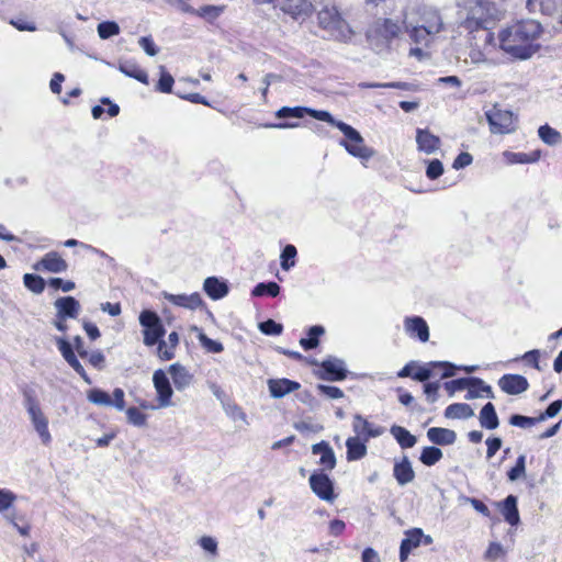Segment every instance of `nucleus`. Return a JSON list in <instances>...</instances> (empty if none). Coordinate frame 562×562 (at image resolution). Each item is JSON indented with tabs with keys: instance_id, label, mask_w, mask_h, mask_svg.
Here are the masks:
<instances>
[{
	"instance_id": "obj_1",
	"label": "nucleus",
	"mask_w": 562,
	"mask_h": 562,
	"mask_svg": "<svg viewBox=\"0 0 562 562\" xmlns=\"http://www.w3.org/2000/svg\"><path fill=\"white\" fill-rule=\"evenodd\" d=\"M459 27L468 33L483 32L485 47L493 46L494 34L490 26L498 18V11L492 0H457Z\"/></svg>"
},
{
	"instance_id": "obj_2",
	"label": "nucleus",
	"mask_w": 562,
	"mask_h": 562,
	"mask_svg": "<svg viewBox=\"0 0 562 562\" xmlns=\"http://www.w3.org/2000/svg\"><path fill=\"white\" fill-rule=\"evenodd\" d=\"M541 32V24L536 20L517 21L499 32V46L515 58L528 59L539 49L536 41Z\"/></svg>"
},
{
	"instance_id": "obj_3",
	"label": "nucleus",
	"mask_w": 562,
	"mask_h": 562,
	"mask_svg": "<svg viewBox=\"0 0 562 562\" xmlns=\"http://www.w3.org/2000/svg\"><path fill=\"white\" fill-rule=\"evenodd\" d=\"M403 23L411 40L417 44H427L429 37L439 33L442 27L439 13L425 5L406 13Z\"/></svg>"
},
{
	"instance_id": "obj_4",
	"label": "nucleus",
	"mask_w": 562,
	"mask_h": 562,
	"mask_svg": "<svg viewBox=\"0 0 562 562\" xmlns=\"http://www.w3.org/2000/svg\"><path fill=\"white\" fill-rule=\"evenodd\" d=\"M329 124L336 126L344 135L345 139H341L339 144L345 147V149L352 155L353 157L368 160L374 155V150L364 144L363 137L360 133L355 130L352 126L348 125L345 122L337 121L334 119V122H328Z\"/></svg>"
},
{
	"instance_id": "obj_5",
	"label": "nucleus",
	"mask_w": 562,
	"mask_h": 562,
	"mask_svg": "<svg viewBox=\"0 0 562 562\" xmlns=\"http://www.w3.org/2000/svg\"><path fill=\"white\" fill-rule=\"evenodd\" d=\"M317 18L319 26L333 38L347 41L351 37L350 27L335 8L325 7L318 12Z\"/></svg>"
},
{
	"instance_id": "obj_6",
	"label": "nucleus",
	"mask_w": 562,
	"mask_h": 562,
	"mask_svg": "<svg viewBox=\"0 0 562 562\" xmlns=\"http://www.w3.org/2000/svg\"><path fill=\"white\" fill-rule=\"evenodd\" d=\"M23 404L33 425V428L37 432L42 443L48 446L52 442V435L48 429V418L43 413L38 401L32 392L24 393Z\"/></svg>"
},
{
	"instance_id": "obj_7",
	"label": "nucleus",
	"mask_w": 562,
	"mask_h": 562,
	"mask_svg": "<svg viewBox=\"0 0 562 562\" xmlns=\"http://www.w3.org/2000/svg\"><path fill=\"white\" fill-rule=\"evenodd\" d=\"M485 116L493 134H510L517 128L516 115L496 104L485 112Z\"/></svg>"
},
{
	"instance_id": "obj_8",
	"label": "nucleus",
	"mask_w": 562,
	"mask_h": 562,
	"mask_svg": "<svg viewBox=\"0 0 562 562\" xmlns=\"http://www.w3.org/2000/svg\"><path fill=\"white\" fill-rule=\"evenodd\" d=\"M139 324L144 328L143 335L146 346L156 345L166 333L160 317L153 311H143L139 314Z\"/></svg>"
},
{
	"instance_id": "obj_9",
	"label": "nucleus",
	"mask_w": 562,
	"mask_h": 562,
	"mask_svg": "<svg viewBox=\"0 0 562 562\" xmlns=\"http://www.w3.org/2000/svg\"><path fill=\"white\" fill-rule=\"evenodd\" d=\"M311 490L323 501L334 502L336 495L334 493V484L329 476L322 472H314L310 476Z\"/></svg>"
},
{
	"instance_id": "obj_10",
	"label": "nucleus",
	"mask_w": 562,
	"mask_h": 562,
	"mask_svg": "<svg viewBox=\"0 0 562 562\" xmlns=\"http://www.w3.org/2000/svg\"><path fill=\"white\" fill-rule=\"evenodd\" d=\"M305 114H308L312 117L323 121V122H326V123L334 122V116L329 112L322 111V110H313V109L304 108V106H294V108L283 106L281 109H279L276 113L277 117H279V119H286V117L301 119Z\"/></svg>"
},
{
	"instance_id": "obj_11",
	"label": "nucleus",
	"mask_w": 562,
	"mask_h": 562,
	"mask_svg": "<svg viewBox=\"0 0 562 562\" xmlns=\"http://www.w3.org/2000/svg\"><path fill=\"white\" fill-rule=\"evenodd\" d=\"M322 371L318 376L326 381H342L347 378V369L344 360L328 357L321 363Z\"/></svg>"
},
{
	"instance_id": "obj_12",
	"label": "nucleus",
	"mask_w": 562,
	"mask_h": 562,
	"mask_svg": "<svg viewBox=\"0 0 562 562\" xmlns=\"http://www.w3.org/2000/svg\"><path fill=\"white\" fill-rule=\"evenodd\" d=\"M352 430L355 432V437L367 442L371 438H376L384 434V428L382 426H378L368 422V419L360 414H356L353 416Z\"/></svg>"
},
{
	"instance_id": "obj_13",
	"label": "nucleus",
	"mask_w": 562,
	"mask_h": 562,
	"mask_svg": "<svg viewBox=\"0 0 562 562\" xmlns=\"http://www.w3.org/2000/svg\"><path fill=\"white\" fill-rule=\"evenodd\" d=\"M153 382L157 392L159 407H169L172 405L171 396L173 394L170 381L161 369L156 370L153 374Z\"/></svg>"
},
{
	"instance_id": "obj_14",
	"label": "nucleus",
	"mask_w": 562,
	"mask_h": 562,
	"mask_svg": "<svg viewBox=\"0 0 562 562\" xmlns=\"http://www.w3.org/2000/svg\"><path fill=\"white\" fill-rule=\"evenodd\" d=\"M35 271H45L50 273H61L68 269V263L57 251H49L36 261L33 267Z\"/></svg>"
},
{
	"instance_id": "obj_15",
	"label": "nucleus",
	"mask_w": 562,
	"mask_h": 562,
	"mask_svg": "<svg viewBox=\"0 0 562 562\" xmlns=\"http://www.w3.org/2000/svg\"><path fill=\"white\" fill-rule=\"evenodd\" d=\"M276 5L294 19H304L314 9L312 0H278Z\"/></svg>"
},
{
	"instance_id": "obj_16",
	"label": "nucleus",
	"mask_w": 562,
	"mask_h": 562,
	"mask_svg": "<svg viewBox=\"0 0 562 562\" xmlns=\"http://www.w3.org/2000/svg\"><path fill=\"white\" fill-rule=\"evenodd\" d=\"M404 330L409 337L417 338L422 342L429 340V327L420 316L405 317Z\"/></svg>"
},
{
	"instance_id": "obj_17",
	"label": "nucleus",
	"mask_w": 562,
	"mask_h": 562,
	"mask_svg": "<svg viewBox=\"0 0 562 562\" xmlns=\"http://www.w3.org/2000/svg\"><path fill=\"white\" fill-rule=\"evenodd\" d=\"M498 386L503 392L509 395H518L528 390L527 379L520 374H504L498 380Z\"/></svg>"
},
{
	"instance_id": "obj_18",
	"label": "nucleus",
	"mask_w": 562,
	"mask_h": 562,
	"mask_svg": "<svg viewBox=\"0 0 562 562\" xmlns=\"http://www.w3.org/2000/svg\"><path fill=\"white\" fill-rule=\"evenodd\" d=\"M429 367H420L416 372L413 373L412 378L419 382H425L435 375L434 369L443 368V372L441 374L442 379L450 378L454 375L456 366L450 362H430Z\"/></svg>"
},
{
	"instance_id": "obj_19",
	"label": "nucleus",
	"mask_w": 562,
	"mask_h": 562,
	"mask_svg": "<svg viewBox=\"0 0 562 562\" xmlns=\"http://www.w3.org/2000/svg\"><path fill=\"white\" fill-rule=\"evenodd\" d=\"M400 33H401V26L396 22H394L391 19H384V20H378L374 23L369 36L372 40L374 37H376V38L381 37V38L385 40V42L387 43L391 40L397 37Z\"/></svg>"
},
{
	"instance_id": "obj_20",
	"label": "nucleus",
	"mask_w": 562,
	"mask_h": 562,
	"mask_svg": "<svg viewBox=\"0 0 562 562\" xmlns=\"http://www.w3.org/2000/svg\"><path fill=\"white\" fill-rule=\"evenodd\" d=\"M162 296L171 304L188 310H196L203 305V300L198 292L192 294H171L164 292Z\"/></svg>"
},
{
	"instance_id": "obj_21",
	"label": "nucleus",
	"mask_w": 562,
	"mask_h": 562,
	"mask_svg": "<svg viewBox=\"0 0 562 562\" xmlns=\"http://www.w3.org/2000/svg\"><path fill=\"white\" fill-rule=\"evenodd\" d=\"M54 306L57 311V318H77L80 312V304L72 296L57 299Z\"/></svg>"
},
{
	"instance_id": "obj_22",
	"label": "nucleus",
	"mask_w": 562,
	"mask_h": 562,
	"mask_svg": "<svg viewBox=\"0 0 562 562\" xmlns=\"http://www.w3.org/2000/svg\"><path fill=\"white\" fill-rule=\"evenodd\" d=\"M416 143L418 150L431 155L436 153L440 147V138L431 134L428 130H417Z\"/></svg>"
},
{
	"instance_id": "obj_23",
	"label": "nucleus",
	"mask_w": 562,
	"mask_h": 562,
	"mask_svg": "<svg viewBox=\"0 0 562 562\" xmlns=\"http://www.w3.org/2000/svg\"><path fill=\"white\" fill-rule=\"evenodd\" d=\"M270 395L280 398L300 389V383L289 379H270L268 381Z\"/></svg>"
},
{
	"instance_id": "obj_24",
	"label": "nucleus",
	"mask_w": 562,
	"mask_h": 562,
	"mask_svg": "<svg viewBox=\"0 0 562 562\" xmlns=\"http://www.w3.org/2000/svg\"><path fill=\"white\" fill-rule=\"evenodd\" d=\"M169 373L172 383L178 391L189 387L193 381V375L180 363H173L169 367Z\"/></svg>"
},
{
	"instance_id": "obj_25",
	"label": "nucleus",
	"mask_w": 562,
	"mask_h": 562,
	"mask_svg": "<svg viewBox=\"0 0 562 562\" xmlns=\"http://www.w3.org/2000/svg\"><path fill=\"white\" fill-rule=\"evenodd\" d=\"M393 475L400 485H406L415 479V472L409 459L404 456L401 461L394 463Z\"/></svg>"
},
{
	"instance_id": "obj_26",
	"label": "nucleus",
	"mask_w": 562,
	"mask_h": 562,
	"mask_svg": "<svg viewBox=\"0 0 562 562\" xmlns=\"http://www.w3.org/2000/svg\"><path fill=\"white\" fill-rule=\"evenodd\" d=\"M312 453L319 454V464L324 470H333L336 465V457L333 448L326 442L321 441L312 446Z\"/></svg>"
},
{
	"instance_id": "obj_27",
	"label": "nucleus",
	"mask_w": 562,
	"mask_h": 562,
	"mask_svg": "<svg viewBox=\"0 0 562 562\" xmlns=\"http://www.w3.org/2000/svg\"><path fill=\"white\" fill-rule=\"evenodd\" d=\"M346 458L348 461H357L367 456V441L359 439L355 436L346 440Z\"/></svg>"
},
{
	"instance_id": "obj_28",
	"label": "nucleus",
	"mask_w": 562,
	"mask_h": 562,
	"mask_svg": "<svg viewBox=\"0 0 562 562\" xmlns=\"http://www.w3.org/2000/svg\"><path fill=\"white\" fill-rule=\"evenodd\" d=\"M203 290L212 300H221L228 293V286L216 277H209L204 280Z\"/></svg>"
},
{
	"instance_id": "obj_29",
	"label": "nucleus",
	"mask_w": 562,
	"mask_h": 562,
	"mask_svg": "<svg viewBox=\"0 0 562 562\" xmlns=\"http://www.w3.org/2000/svg\"><path fill=\"white\" fill-rule=\"evenodd\" d=\"M427 437L432 443L446 446L454 443L457 434L448 428L431 427L427 431Z\"/></svg>"
},
{
	"instance_id": "obj_30",
	"label": "nucleus",
	"mask_w": 562,
	"mask_h": 562,
	"mask_svg": "<svg viewBox=\"0 0 562 562\" xmlns=\"http://www.w3.org/2000/svg\"><path fill=\"white\" fill-rule=\"evenodd\" d=\"M119 70L127 77L134 78L144 85H148V75L140 69L134 60H120Z\"/></svg>"
},
{
	"instance_id": "obj_31",
	"label": "nucleus",
	"mask_w": 562,
	"mask_h": 562,
	"mask_svg": "<svg viewBox=\"0 0 562 562\" xmlns=\"http://www.w3.org/2000/svg\"><path fill=\"white\" fill-rule=\"evenodd\" d=\"M481 427L485 429H496L499 425L498 416L496 414L494 405L488 402L485 404L479 415Z\"/></svg>"
},
{
	"instance_id": "obj_32",
	"label": "nucleus",
	"mask_w": 562,
	"mask_h": 562,
	"mask_svg": "<svg viewBox=\"0 0 562 562\" xmlns=\"http://www.w3.org/2000/svg\"><path fill=\"white\" fill-rule=\"evenodd\" d=\"M390 432L403 449L412 448L417 442L416 437L402 426L393 425Z\"/></svg>"
},
{
	"instance_id": "obj_33",
	"label": "nucleus",
	"mask_w": 562,
	"mask_h": 562,
	"mask_svg": "<svg viewBox=\"0 0 562 562\" xmlns=\"http://www.w3.org/2000/svg\"><path fill=\"white\" fill-rule=\"evenodd\" d=\"M502 514L505 520L512 526L519 522V513L517 508V498L514 495H508L503 502Z\"/></svg>"
},
{
	"instance_id": "obj_34",
	"label": "nucleus",
	"mask_w": 562,
	"mask_h": 562,
	"mask_svg": "<svg viewBox=\"0 0 562 562\" xmlns=\"http://www.w3.org/2000/svg\"><path fill=\"white\" fill-rule=\"evenodd\" d=\"M503 157L508 165L515 164H532L539 160L540 151L536 150L530 154L526 153H514L509 150H505L503 153Z\"/></svg>"
},
{
	"instance_id": "obj_35",
	"label": "nucleus",
	"mask_w": 562,
	"mask_h": 562,
	"mask_svg": "<svg viewBox=\"0 0 562 562\" xmlns=\"http://www.w3.org/2000/svg\"><path fill=\"white\" fill-rule=\"evenodd\" d=\"M474 415V411L469 404L454 403L445 409V417L451 419H467Z\"/></svg>"
},
{
	"instance_id": "obj_36",
	"label": "nucleus",
	"mask_w": 562,
	"mask_h": 562,
	"mask_svg": "<svg viewBox=\"0 0 562 562\" xmlns=\"http://www.w3.org/2000/svg\"><path fill=\"white\" fill-rule=\"evenodd\" d=\"M473 383H480V379L479 378H461V379L446 382L443 384V386L448 391L449 395H453L458 391H462L467 387H473Z\"/></svg>"
},
{
	"instance_id": "obj_37",
	"label": "nucleus",
	"mask_w": 562,
	"mask_h": 562,
	"mask_svg": "<svg viewBox=\"0 0 562 562\" xmlns=\"http://www.w3.org/2000/svg\"><path fill=\"white\" fill-rule=\"evenodd\" d=\"M194 331L198 333L196 337L201 344V346L207 351L212 353H220L224 350V347L222 342L213 340L209 338L200 328L194 326L192 328Z\"/></svg>"
},
{
	"instance_id": "obj_38",
	"label": "nucleus",
	"mask_w": 562,
	"mask_h": 562,
	"mask_svg": "<svg viewBox=\"0 0 562 562\" xmlns=\"http://www.w3.org/2000/svg\"><path fill=\"white\" fill-rule=\"evenodd\" d=\"M325 333V329L323 326L315 325L312 326L308 330V337L307 338H301L300 345L305 349H314L318 346V337Z\"/></svg>"
},
{
	"instance_id": "obj_39",
	"label": "nucleus",
	"mask_w": 562,
	"mask_h": 562,
	"mask_svg": "<svg viewBox=\"0 0 562 562\" xmlns=\"http://www.w3.org/2000/svg\"><path fill=\"white\" fill-rule=\"evenodd\" d=\"M423 538V530L420 528H413L405 531V538L402 540L401 544L412 551L420 546Z\"/></svg>"
},
{
	"instance_id": "obj_40",
	"label": "nucleus",
	"mask_w": 562,
	"mask_h": 562,
	"mask_svg": "<svg viewBox=\"0 0 562 562\" xmlns=\"http://www.w3.org/2000/svg\"><path fill=\"white\" fill-rule=\"evenodd\" d=\"M24 286L35 294H41L45 290V280L37 274L25 273L23 276Z\"/></svg>"
},
{
	"instance_id": "obj_41",
	"label": "nucleus",
	"mask_w": 562,
	"mask_h": 562,
	"mask_svg": "<svg viewBox=\"0 0 562 562\" xmlns=\"http://www.w3.org/2000/svg\"><path fill=\"white\" fill-rule=\"evenodd\" d=\"M16 501V495L10 490L0 488V513L3 516L7 513H16L13 509V504Z\"/></svg>"
},
{
	"instance_id": "obj_42",
	"label": "nucleus",
	"mask_w": 562,
	"mask_h": 562,
	"mask_svg": "<svg viewBox=\"0 0 562 562\" xmlns=\"http://www.w3.org/2000/svg\"><path fill=\"white\" fill-rule=\"evenodd\" d=\"M442 458V451L436 447H426L420 453L419 460L425 465L431 467L440 461Z\"/></svg>"
},
{
	"instance_id": "obj_43",
	"label": "nucleus",
	"mask_w": 562,
	"mask_h": 562,
	"mask_svg": "<svg viewBox=\"0 0 562 562\" xmlns=\"http://www.w3.org/2000/svg\"><path fill=\"white\" fill-rule=\"evenodd\" d=\"M539 137L541 140L548 145H555L560 142L561 135L560 133L550 127L549 125H542L538 130Z\"/></svg>"
},
{
	"instance_id": "obj_44",
	"label": "nucleus",
	"mask_w": 562,
	"mask_h": 562,
	"mask_svg": "<svg viewBox=\"0 0 562 562\" xmlns=\"http://www.w3.org/2000/svg\"><path fill=\"white\" fill-rule=\"evenodd\" d=\"M280 293V286L276 282H268V283H258L254 290L252 295L254 296H261L263 294H268L272 297H276Z\"/></svg>"
},
{
	"instance_id": "obj_45",
	"label": "nucleus",
	"mask_w": 562,
	"mask_h": 562,
	"mask_svg": "<svg viewBox=\"0 0 562 562\" xmlns=\"http://www.w3.org/2000/svg\"><path fill=\"white\" fill-rule=\"evenodd\" d=\"M98 34H99L100 38L108 40L112 36L120 34V26L114 21L101 22L98 25Z\"/></svg>"
},
{
	"instance_id": "obj_46",
	"label": "nucleus",
	"mask_w": 562,
	"mask_h": 562,
	"mask_svg": "<svg viewBox=\"0 0 562 562\" xmlns=\"http://www.w3.org/2000/svg\"><path fill=\"white\" fill-rule=\"evenodd\" d=\"M160 70V78L158 80V83L156 86V89L162 93H170L172 91L173 86V77L166 71L164 66L159 67Z\"/></svg>"
},
{
	"instance_id": "obj_47",
	"label": "nucleus",
	"mask_w": 562,
	"mask_h": 562,
	"mask_svg": "<svg viewBox=\"0 0 562 562\" xmlns=\"http://www.w3.org/2000/svg\"><path fill=\"white\" fill-rule=\"evenodd\" d=\"M526 474V457L524 454L517 458L515 467H513L508 473V480L515 482L519 479L525 477Z\"/></svg>"
},
{
	"instance_id": "obj_48",
	"label": "nucleus",
	"mask_w": 562,
	"mask_h": 562,
	"mask_svg": "<svg viewBox=\"0 0 562 562\" xmlns=\"http://www.w3.org/2000/svg\"><path fill=\"white\" fill-rule=\"evenodd\" d=\"M88 400L91 403L97 404V405H102V406L113 405V401L111 400V396L106 392L99 390V389L91 390L88 394Z\"/></svg>"
},
{
	"instance_id": "obj_49",
	"label": "nucleus",
	"mask_w": 562,
	"mask_h": 562,
	"mask_svg": "<svg viewBox=\"0 0 562 562\" xmlns=\"http://www.w3.org/2000/svg\"><path fill=\"white\" fill-rule=\"evenodd\" d=\"M296 248L293 245H286L281 252V268L289 270L295 265Z\"/></svg>"
},
{
	"instance_id": "obj_50",
	"label": "nucleus",
	"mask_w": 562,
	"mask_h": 562,
	"mask_svg": "<svg viewBox=\"0 0 562 562\" xmlns=\"http://www.w3.org/2000/svg\"><path fill=\"white\" fill-rule=\"evenodd\" d=\"M4 519L11 524L16 530L18 532L23 536V537H27L30 535V525L29 524H24V525H19V520H22L23 517L20 516L18 513H7L4 515Z\"/></svg>"
},
{
	"instance_id": "obj_51",
	"label": "nucleus",
	"mask_w": 562,
	"mask_h": 562,
	"mask_svg": "<svg viewBox=\"0 0 562 562\" xmlns=\"http://www.w3.org/2000/svg\"><path fill=\"white\" fill-rule=\"evenodd\" d=\"M539 422L540 420L538 419V417H528V416L518 415V414L512 415L509 418V424L512 426L520 427V428H530Z\"/></svg>"
},
{
	"instance_id": "obj_52",
	"label": "nucleus",
	"mask_w": 562,
	"mask_h": 562,
	"mask_svg": "<svg viewBox=\"0 0 562 562\" xmlns=\"http://www.w3.org/2000/svg\"><path fill=\"white\" fill-rule=\"evenodd\" d=\"M259 329L265 335L278 336L282 333L283 326L273 319H268L259 324Z\"/></svg>"
},
{
	"instance_id": "obj_53",
	"label": "nucleus",
	"mask_w": 562,
	"mask_h": 562,
	"mask_svg": "<svg viewBox=\"0 0 562 562\" xmlns=\"http://www.w3.org/2000/svg\"><path fill=\"white\" fill-rule=\"evenodd\" d=\"M126 416L128 423H131L134 426L143 427L146 425V415L143 414L138 408L136 407H130L126 411Z\"/></svg>"
},
{
	"instance_id": "obj_54",
	"label": "nucleus",
	"mask_w": 562,
	"mask_h": 562,
	"mask_svg": "<svg viewBox=\"0 0 562 562\" xmlns=\"http://www.w3.org/2000/svg\"><path fill=\"white\" fill-rule=\"evenodd\" d=\"M200 547L209 552L212 557H217L218 554V547L217 541L211 537V536H203L199 539Z\"/></svg>"
},
{
	"instance_id": "obj_55",
	"label": "nucleus",
	"mask_w": 562,
	"mask_h": 562,
	"mask_svg": "<svg viewBox=\"0 0 562 562\" xmlns=\"http://www.w3.org/2000/svg\"><path fill=\"white\" fill-rule=\"evenodd\" d=\"M317 391L330 400H337L344 397V392L337 386L318 384Z\"/></svg>"
},
{
	"instance_id": "obj_56",
	"label": "nucleus",
	"mask_w": 562,
	"mask_h": 562,
	"mask_svg": "<svg viewBox=\"0 0 562 562\" xmlns=\"http://www.w3.org/2000/svg\"><path fill=\"white\" fill-rule=\"evenodd\" d=\"M443 173V166L442 162L438 159L430 160L427 169H426V176L430 180H435L439 178Z\"/></svg>"
},
{
	"instance_id": "obj_57",
	"label": "nucleus",
	"mask_w": 562,
	"mask_h": 562,
	"mask_svg": "<svg viewBox=\"0 0 562 562\" xmlns=\"http://www.w3.org/2000/svg\"><path fill=\"white\" fill-rule=\"evenodd\" d=\"M561 409H562V400H557V401L552 402L547 407V409L538 416V419L540 422H544L548 418H552V417L557 416Z\"/></svg>"
},
{
	"instance_id": "obj_58",
	"label": "nucleus",
	"mask_w": 562,
	"mask_h": 562,
	"mask_svg": "<svg viewBox=\"0 0 562 562\" xmlns=\"http://www.w3.org/2000/svg\"><path fill=\"white\" fill-rule=\"evenodd\" d=\"M503 555H505V550L503 546L498 542H491L485 552V559L490 561H496Z\"/></svg>"
},
{
	"instance_id": "obj_59",
	"label": "nucleus",
	"mask_w": 562,
	"mask_h": 562,
	"mask_svg": "<svg viewBox=\"0 0 562 562\" xmlns=\"http://www.w3.org/2000/svg\"><path fill=\"white\" fill-rule=\"evenodd\" d=\"M138 45L144 49V52L149 56H155L158 54L159 49L154 43L150 36H143L138 40Z\"/></svg>"
},
{
	"instance_id": "obj_60",
	"label": "nucleus",
	"mask_w": 562,
	"mask_h": 562,
	"mask_svg": "<svg viewBox=\"0 0 562 562\" xmlns=\"http://www.w3.org/2000/svg\"><path fill=\"white\" fill-rule=\"evenodd\" d=\"M66 362L83 379L87 384H91L92 381L83 369L82 364L77 359L76 355L66 360Z\"/></svg>"
},
{
	"instance_id": "obj_61",
	"label": "nucleus",
	"mask_w": 562,
	"mask_h": 562,
	"mask_svg": "<svg viewBox=\"0 0 562 562\" xmlns=\"http://www.w3.org/2000/svg\"><path fill=\"white\" fill-rule=\"evenodd\" d=\"M56 344H57L58 350L60 351L65 361L67 359H69L70 357L75 356L71 344L69 341H67L65 338H63V337L56 338Z\"/></svg>"
},
{
	"instance_id": "obj_62",
	"label": "nucleus",
	"mask_w": 562,
	"mask_h": 562,
	"mask_svg": "<svg viewBox=\"0 0 562 562\" xmlns=\"http://www.w3.org/2000/svg\"><path fill=\"white\" fill-rule=\"evenodd\" d=\"M221 11L222 10L218 7L204 5V7H201L199 10H196V15H199L201 18L209 19V20H213L220 15Z\"/></svg>"
},
{
	"instance_id": "obj_63",
	"label": "nucleus",
	"mask_w": 562,
	"mask_h": 562,
	"mask_svg": "<svg viewBox=\"0 0 562 562\" xmlns=\"http://www.w3.org/2000/svg\"><path fill=\"white\" fill-rule=\"evenodd\" d=\"M439 382H428L424 385V392L429 403H435L438 400Z\"/></svg>"
},
{
	"instance_id": "obj_64",
	"label": "nucleus",
	"mask_w": 562,
	"mask_h": 562,
	"mask_svg": "<svg viewBox=\"0 0 562 562\" xmlns=\"http://www.w3.org/2000/svg\"><path fill=\"white\" fill-rule=\"evenodd\" d=\"M86 359H88L89 363L98 370L104 368L105 357L101 351H94L92 353L88 352V357Z\"/></svg>"
}]
</instances>
